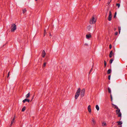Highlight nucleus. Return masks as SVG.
<instances>
[{
	"mask_svg": "<svg viewBox=\"0 0 127 127\" xmlns=\"http://www.w3.org/2000/svg\"><path fill=\"white\" fill-rule=\"evenodd\" d=\"M30 96V93H28V94H27V95H26V98H29Z\"/></svg>",
	"mask_w": 127,
	"mask_h": 127,
	"instance_id": "obj_14",
	"label": "nucleus"
},
{
	"mask_svg": "<svg viewBox=\"0 0 127 127\" xmlns=\"http://www.w3.org/2000/svg\"><path fill=\"white\" fill-rule=\"evenodd\" d=\"M86 38L88 39H89V38H91L92 37L91 35V33L89 34H87L86 35Z\"/></svg>",
	"mask_w": 127,
	"mask_h": 127,
	"instance_id": "obj_7",
	"label": "nucleus"
},
{
	"mask_svg": "<svg viewBox=\"0 0 127 127\" xmlns=\"http://www.w3.org/2000/svg\"><path fill=\"white\" fill-rule=\"evenodd\" d=\"M46 62L44 63V64H43V66L44 67L45 66H46Z\"/></svg>",
	"mask_w": 127,
	"mask_h": 127,
	"instance_id": "obj_29",
	"label": "nucleus"
},
{
	"mask_svg": "<svg viewBox=\"0 0 127 127\" xmlns=\"http://www.w3.org/2000/svg\"><path fill=\"white\" fill-rule=\"evenodd\" d=\"M101 0H99V1H100Z\"/></svg>",
	"mask_w": 127,
	"mask_h": 127,
	"instance_id": "obj_43",
	"label": "nucleus"
},
{
	"mask_svg": "<svg viewBox=\"0 0 127 127\" xmlns=\"http://www.w3.org/2000/svg\"><path fill=\"white\" fill-rule=\"evenodd\" d=\"M113 53L112 52V51H111L110 52V54H109V57L110 58H111L113 56Z\"/></svg>",
	"mask_w": 127,
	"mask_h": 127,
	"instance_id": "obj_11",
	"label": "nucleus"
},
{
	"mask_svg": "<svg viewBox=\"0 0 127 127\" xmlns=\"http://www.w3.org/2000/svg\"><path fill=\"white\" fill-rule=\"evenodd\" d=\"M26 109V107L25 106H24L23 107L22 109V112L24 111Z\"/></svg>",
	"mask_w": 127,
	"mask_h": 127,
	"instance_id": "obj_17",
	"label": "nucleus"
},
{
	"mask_svg": "<svg viewBox=\"0 0 127 127\" xmlns=\"http://www.w3.org/2000/svg\"><path fill=\"white\" fill-rule=\"evenodd\" d=\"M92 121L93 124H94V125H95V121L93 119V120H92Z\"/></svg>",
	"mask_w": 127,
	"mask_h": 127,
	"instance_id": "obj_25",
	"label": "nucleus"
},
{
	"mask_svg": "<svg viewBox=\"0 0 127 127\" xmlns=\"http://www.w3.org/2000/svg\"><path fill=\"white\" fill-rule=\"evenodd\" d=\"M110 77H111V75H109L108 76V79L109 80H110Z\"/></svg>",
	"mask_w": 127,
	"mask_h": 127,
	"instance_id": "obj_30",
	"label": "nucleus"
},
{
	"mask_svg": "<svg viewBox=\"0 0 127 127\" xmlns=\"http://www.w3.org/2000/svg\"><path fill=\"white\" fill-rule=\"evenodd\" d=\"M117 123H118V125H121L122 124V123L121 121L117 122Z\"/></svg>",
	"mask_w": 127,
	"mask_h": 127,
	"instance_id": "obj_12",
	"label": "nucleus"
},
{
	"mask_svg": "<svg viewBox=\"0 0 127 127\" xmlns=\"http://www.w3.org/2000/svg\"><path fill=\"white\" fill-rule=\"evenodd\" d=\"M118 34V32H116L115 33V34L116 35H117Z\"/></svg>",
	"mask_w": 127,
	"mask_h": 127,
	"instance_id": "obj_35",
	"label": "nucleus"
},
{
	"mask_svg": "<svg viewBox=\"0 0 127 127\" xmlns=\"http://www.w3.org/2000/svg\"><path fill=\"white\" fill-rule=\"evenodd\" d=\"M111 1V0H109L107 3L109 4L110 3Z\"/></svg>",
	"mask_w": 127,
	"mask_h": 127,
	"instance_id": "obj_28",
	"label": "nucleus"
},
{
	"mask_svg": "<svg viewBox=\"0 0 127 127\" xmlns=\"http://www.w3.org/2000/svg\"><path fill=\"white\" fill-rule=\"evenodd\" d=\"M12 125H11V124L10 125V127H11L12 126Z\"/></svg>",
	"mask_w": 127,
	"mask_h": 127,
	"instance_id": "obj_41",
	"label": "nucleus"
},
{
	"mask_svg": "<svg viewBox=\"0 0 127 127\" xmlns=\"http://www.w3.org/2000/svg\"><path fill=\"white\" fill-rule=\"evenodd\" d=\"M46 32V30H44V33L45 34Z\"/></svg>",
	"mask_w": 127,
	"mask_h": 127,
	"instance_id": "obj_39",
	"label": "nucleus"
},
{
	"mask_svg": "<svg viewBox=\"0 0 127 127\" xmlns=\"http://www.w3.org/2000/svg\"><path fill=\"white\" fill-rule=\"evenodd\" d=\"M110 96H111V100H112V95H110Z\"/></svg>",
	"mask_w": 127,
	"mask_h": 127,
	"instance_id": "obj_36",
	"label": "nucleus"
},
{
	"mask_svg": "<svg viewBox=\"0 0 127 127\" xmlns=\"http://www.w3.org/2000/svg\"><path fill=\"white\" fill-rule=\"evenodd\" d=\"M112 17V14L111 12V11L109 12V15L108 18V19L109 21H110L111 20Z\"/></svg>",
	"mask_w": 127,
	"mask_h": 127,
	"instance_id": "obj_6",
	"label": "nucleus"
},
{
	"mask_svg": "<svg viewBox=\"0 0 127 127\" xmlns=\"http://www.w3.org/2000/svg\"><path fill=\"white\" fill-rule=\"evenodd\" d=\"M108 92L109 93H111V90L109 88H108Z\"/></svg>",
	"mask_w": 127,
	"mask_h": 127,
	"instance_id": "obj_23",
	"label": "nucleus"
},
{
	"mask_svg": "<svg viewBox=\"0 0 127 127\" xmlns=\"http://www.w3.org/2000/svg\"><path fill=\"white\" fill-rule=\"evenodd\" d=\"M10 29L11 32H14L16 29V25L14 24H12L10 27Z\"/></svg>",
	"mask_w": 127,
	"mask_h": 127,
	"instance_id": "obj_2",
	"label": "nucleus"
},
{
	"mask_svg": "<svg viewBox=\"0 0 127 127\" xmlns=\"http://www.w3.org/2000/svg\"><path fill=\"white\" fill-rule=\"evenodd\" d=\"M114 31H115L116 30V28H114Z\"/></svg>",
	"mask_w": 127,
	"mask_h": 127,
	"instance_id": "obj_37",
	"label": "nucleus"
},
{
	"mask_svg": "<svg viewBox=\"0 0 127 127\" xmlns=\"http://www.w3.org/2000/svg\"><path fill=\"white\" fill-rule=\"evenodd\" d=\"M35 0V1H37V0Z\"/></svg>",
	"mask_w": 127,
	"mask_h": 127,
	"instance_id": "obj_42",
	"label": "nucleus"
},
{
	"mask_svg": "<svg viewBox=\"0 0 127 127\" xmlns=\"http://www.w3.org/2000/svg\"><path fill=\"white\" fill-rule=\"evenodd\" d=\"M114 105V106L115 108L116 109H119L118 108L117 106L116 105Z\"/></svg>",
	"mask_w": 127,
	"mask_h": 127,
	"instance_id": "obj_26",
	"label": "nucleus"
},
{
	"mask_svg": "<svg viewBox=\"0 0 127 127\" xmlns=\"http://www.w3.org/2000/svg\"><path fill=\"white\" fill-rule=\"evenodd\" d=\"M111 69H109L107 71V73L108 74H110L111 73Z\"/></svg>",
	"mask_w": 127,
	"mask_h": 127,
	"instance_id": "obj_13",
	"label": "nucleus"
},
{
	"mask_svg": "<svg viewBox=\"0 0 127 127\" xmlns=\"http://www.w3.org/2000/svg\"><path fill=\"white\" fill-rule=\"evenodd\" d=\"M113 60H114L113 59H111L110 60V62H109L110 63V64H111L112 63V62L113 61Z\"/></svg>",
	"mask_w": 127,
	"mask_h": 127,
	"instance_id": "obj_20",
	"label": "nucleus"
},
{
	"mask_svg": "<svg viewBox=\"0 0 127 127\" xmlns=\"http://www.w3.org/2000/svg\"><path fill=\"white\" fill-rule=\"evenodd\" d=\"M95 108L97 110V111H98L99 110V107L98 106V105H96Z\"/></svg>",
	"mask_w": 127,
	"mask_h": 127,
	"instance_id": "obj_16",
	"label": "nucleus"
},
{
	"mask_svg": "<svg viewBox=\"0 0 127 127\" xmlns=\"http://www.w3.org/2000/svg\"><path fill=\"white\" fill-rule=\"evenodd\" d=\"M96 21V19H95L94 17L93 16L90 21V23L91 24H94L95 23Z\"/></svg>",
	"mask_w": 127,
	"mask_h": 127,
	"instance_id": "obj_3",
	"label": "nucleus"
},
{
	"mask_svg": "<svg viewBox=\"0 0 127 127\" xmlns=\"http://www.w3.org/2000/svg\"><path fill=\"white\" fill-rule=\"evenodd\" d=\"M93 70V68H91V70H90V72L89 73V74H90V73Z\"/></svg>",
	"mask_w": 127,
	"mask_h": 127,
	"instance_id": "obj_32",
	"label": "nucleus"
},
{
	"mask_svg": "<svg viewBox=\"0 0 127 127\" xmlns=\"http://www.w3.org/2000/svg\"><path fill=\"white\" fill-rule=\"evenodd\" d=\"M109 47L110 49H111L112 48V46L111 44H110L109 45Z\"/></svg>",
	"mask_w": 127,
	"mask_h": 127,
	"instance_id": "obj_33",
	"label": "nucleus"
},
{
	"mask_svg": "<svg viewBox=\"0 0 127 127\" xmlns=\"http://www.w3.org/2000/svg\"><path fill=\"white\" fill-rule=\"evenodd\" d=\"M85 45H88V44H87L85 43Z\"/></svg>",
	"mask_w": 127,
	"mask_h": 127,
	"instance_id": "obj_38",
	"label": "nucleus"
},
{
	"mask_svg": "<svg viewBox=\"0 0 127 127\" xmlns=\"http://www.w3.org/2000/svg\"><path fill=\"white\" fill-rule=\"evenodd\" d=\"M91 28V27L89 25L87 27V28L88 31H90V29Z\"/></svg>",
	"mask_w": 127,
	"mask_h": 127,
	"instance_id": "obj_15",
	"label": "nucleus"
},
{
	"mask_svg": "<svg viewBox=\"0 0 127 127\" xmlns=\"http://www.w3.org/2000/svg\"><path fill=\"white\" fill-rule=\"evenodd\" d=\"M122 127V126H119L118 127Z\"/></svg>",
	"mask_w": 127,
	"mask_h": 127,
	"instance_id": "obj_40",
	"label": "nucleus"
},
{
	"mask_svg": "<svg viewBox=\"0 0 127 127\" xmlns=\"http://www.w3.org/2000/svg\"><path fill=\"white\" fill-rule=\"evenodd\" d=\"M104 67H106V61L105 60L104 61Z\"/></svg>",
	"mask_w": 127,
	"mask_h": 127,
	"instance_id": "obj_19",
	"label": "nucleus"
},
{
	"mask_svg": "<svg viewBox=\"0 0 127 127\" xmlns=\"http://www.w3.org/2000/svg\"><path fill=\"white\" fill-rule=\"evenodd\" d=\"M15 120L14 118H13V119L12 120L11 122V125H12V124L13 123Z\"/></svg>",
	"mask_w": 127,
	"mask_h": 127,
	"instance_id": "obj_18",
	"label": "nucleus"
},
{
	"mask_svg": "<svg viewBox=\"0 0 127 127\" xmlns=\"http://www.w3.org/2000/svg\"><path fill=\"white\" fill-rule=\"evenodd\" d=\"M88 111L90 113H91V106L90 105H89L88 107Z\"/></svg>",
	"mask_w": 127,
	"mask_h": 127,
	"instance_id": "obj_10",
	"label": "nucleus"
},
{
	"mask_svg": "<svg viewBox=\"0 0 127 127\" xmlns=\"http://www.w3.org/2000/svg\"><path fill=\"white\" fill-rule=\"evenodd\" d=\"M116 12L115 13V14H114V18H115L116 17Z\"/></svg>",
	"mask_w": 127,
	"mask_h": 127,
	"instance_id": "obj_31",
	"label": "nucleus"
},
{
	"mask_svg": "<svg viewBox=\"0 0 127 127\" xmlns=\"http://www.w3.org/2000/svg\"><path fill=\"white\" fill-rule=\"evenodd\" d=\"M102 126H104L106 125V123L105 122H103L102 123Z\"/></svg>",
	"mask_w": 127,
	"mask_h": 127,
	"instance_id": "obj_21",
	"label": "nucleus"
},
{
	"mask_svg": "<svg viewBox=\"0 0 127 127\" xmlns=\"http://www.w3.org/2000/svg\"><path fill=\"white\" fill-rule=\"evenodd\" d=\"M116 113L118 117H121L122 114L120 112V110L118 109L116 110Z\"/></svg>",
	"mask_w": 127,
	"mask_h": 127,
	"instance_id": "obj_4",
	"label": "nucleus"
},
{
	"mask_svg": "<svg viewBox=\"0 0 127 127\" xmlns=\"http://www.w3.org/2000/svg\"><path fill=\"white\" fill-rule=\"evenodd\" d=\"M118 30H119V32L120 33V30H121V27H118Z\"/></svg>",
	"mask_w": 127,
	"mask_h": 127,
	"instance_id": "obj_27",
	"label": "nucleus"
},
{
	"mask_svg": "<svg viewBox=\"0 0 127 127\" xmlns=\"http://www.w3.org/2000/svg\"><path fill=\"white\" fill-rule=\"evenodd\" d=\"M30 101V100L27 98H25L23 100V102L24 103H25L26 101L28 102H29Z\"/></svg>",
	"mask_w": 127,
	"mask_h": 127,
	"instance_id": "obj_8",
	"label": "nucleus"
},
{
	"mask_svg": "<svg viewBox=\"0 0 127 127\" xmlns=\"http://www.w3.org/2000/svg\"><path fill=\"white\" fill-rule=\"evenodd\" d=\"M81 91V89L80 88H79L77 90L75 96V98L76 99L80 95Z\"/></svg>",
	"mask_w": 127,
	"mask_h": 127,
	"instance_id": "obj_1",
	"label": "nucleus"
},
{
	"mask_svg": "<svg viewBox=\"0 0 127 127\" xmlns=\"http://www.w3.org/2000/svg\"><path fill=\"white\" fill-rule=\"evenodd\" d=\"M120 6V4L119 3H117L116 4V6L118 7V8H119Z\"/></svg>",
	"mask_w": 127,
	"mask_h": 127,
	"instance_id": "obj_24",
	"label": "nucleus"
},
{
	"mask_svg": "<svg viewBox=\"0 0 127 127\" xmlns=\"http://www.w3.org/2000/svg\"><path fill=\"white\" fill-rule=\"evenodd\" d=\"M45 55L46 54L45 53V51L44 50H43V51L42 53V57L43 58H44L45 57Z\"/></svg>",
	"mask_w": 127,
	"mask_h": 127,
	"instance_id": "obj_9",
	"label": "nucleus"
},
{
	"mask_svg": "<svg viewBox=\"0 0 127 127\" xmlns=\"http://www.w3.org/2000/svg\"><path fill=\"white\" fill-rule=\"evenodd\" d=\"M85 92V90L84 89H83L81 90L80 94V96L81 97H83L84 95Z\"/></svg>",
	"mask_w": 127,
	"mask_h": 127,
	"instance_id": "obj_5",
	"label": "nucleus"
},
{
	"mask_svg": "<svg viewBox=\"0 0 127 127\" xmlns=\"http://www.w3.org/2000/svg\"><path fill=\"white\" fill-rule=\"evenodd\" d=\"M26 11V9H23V13L24 14Z\"/></svg>",
	"mask_w": 127,
	"mask_h": 127,
	"instance_id": "obj_22",
	"label": "nucleus"
},
{
	"mask_svg": "<svg viewBox=\"0 0 127 127\" xmlns=\"http://www.w3.org/2000/svg\"><path fill=\"white\" fill-rule=\"evenodd\" d=\"M9 73H10V72H8V75H7V78H8V77L9 76Z\"/></svg>",
	"mask_w": 127,
	"mask_h": 127,
	"instance_id": "obj_34",
	"label": "nucleus"
}]
</instances>
